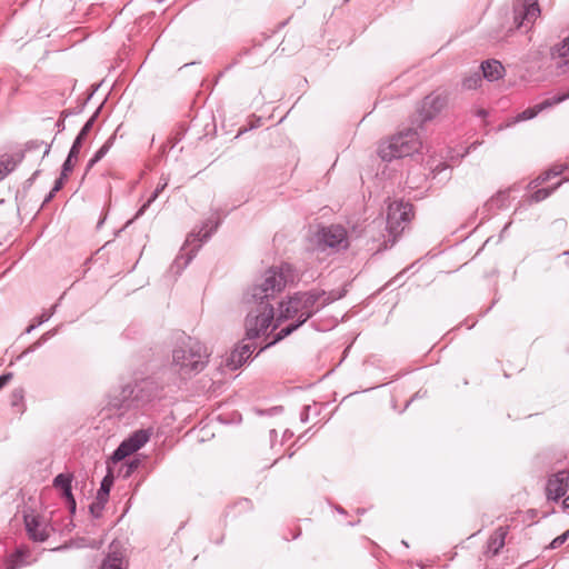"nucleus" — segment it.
Listing matches in <instances>:
<instances>
[{
	"mask_svg": "<svg viewBox=\"0 0 569 569\" xmlns=\"http://www.w3.org/2000/svg\"><path fill=\"white\" fill-rule=\"evenodd\" d=\"M322 297L323 293L311 291L297 293L288 300L281 301L278 308L277 321L280 326L284 321H289V323L276 332L267 345L276 343L305 323L320 307L327 303L325 299L319 302Z\"/></svg>",
	"mask_w": 569,
	"mask_h": 569,
	"instance_id": "obj_1",
	"label": "nucleus"
},
{
	"mask_svg": "<svg viewBox=\"0 0 569 569\" xmlns=\"http://www.w3.org/2000/svg\"><path fill=\"white\" fill-rule=\"evenodd\" d=\"M280 327V323L274 318L273 307L269 301H260L252 308L244 322L246 336L248 339H262L264 346L260 349L268 347L276 335L273 331Z\"/></svg>",
	"mask_w": 569,
	"mask_h": 569,
	"instance_id": "obj_2",
	"label": "nucleus"
},
{
	"mask_svg": "<svg viewBox=\"0 0 569 569\" xmlns=\"http://www.w3.org/2000/svg\"><path fill=\"white\" fill-rule=\"evenodd\" d=\"M293 270L289 264L271 267L261 277L260 281L252 288L251 296L257 301H268L286 286L293 281Z\"/></svg>",
	"mask_w": 569,
	"mask_h": 569,
	"instance_id": "obj_3",
	"label": "nucleus"
},
{
	"mask_svg": "<svg viewBox=\"0 0 569 569\" xmlns=\"http://www.w3.org/2000/svg\"><path fill=\"white\" fill-rule=\"evenodd\" d=\"M207 357L206 347L201 342L189 338L173 350L172 365L181 376H188L202 370Z\"/></svg>",
	"mask_w": 569,
	"mask_h": 569,
	"instance_id": "obj_4",
	"label": "nucleus"
},
{
	"mask_svg": "<svg viewBox=\"0 0 569 569\" xmlns=\"http://www.w3.org/2000/svg\"><path fill=\"white\" fill-rule=\"evenodd\" d=\"M422 147L419 133L407 130L392 136L379 146V156L385 161L408 157L418 152Z\"/></svg>",
	"mask_w": 569,
	"mask_h": 569,
	"instance_id": "obj_5",
	"label": "nucleus"
},
{
	"mask_svg": "<svg viewBox=\"0 0 569 569\" xmlns=\"http://www.w3.org/2000/svg\"><path fill=\"white\" fill-rule=\"evenodd\" d=\"M412 206L408 202L392 201L388 207L387 228L393 238L405 229L402 223L410 220Z\"/></svg>",
	"mask_w": 569,
	"mask_h": 569,
	"instance_id": "obj_6",
	"label": "nucleus"
},
{
	"mask_svg": "<svg viewBox=\"0 0 569 569\" xmlns=\"http://www.w3.org/2000/svg\"><path fill=\"white\" fill-rule=\"evenodd\" d=\"M317 249L323 251L326 248L341 249L348 246L346 230L340 226H330L320 229L315 234Z\"/></svg>",
	"mask_w": 569,
	"mask_h": 569,
	"instance_id": "obj_7",
	"label": "nucleus"
},
{
	"mask_svg": "<svg viewBox=\"0 0 569 569\" xmlns=\"http://www.w3.org/2000/svg\"><path fill=\"white\" fill-rule=\"evenodd\" d=\"M149 440V433L144 430H138L128 439L123 440L118 449L113 452L112 460L114 462L123 460L126 457L138 451Z\"/></svg>",
	"mask_w": 569,
	"mask_h": 569,
	"instance_id": "obj_8",
	"label": "nucleus"
},
{
	"mask_svg": "<svg viewBox=\"0 0 569 569\" xmlns=\"http://www.w3.org/2000/svg\"><path fill=\"white\" fill-rule=\"evenodd\" d=\"M447 104L446 96L441 93H432L427 96L420 103L418 117L421 122L433 119Z\"/></svg>",
	"mask_w": 569,
	"mask_h": 569,
	"instance_id": "obj_9",
	"label": "nucleus"
},
{
	"mask_svg": "<svg viewBox=\"0 0 569 569\" xmlns=\"http://www.w3.org/2000/svg\"><path fill=\"white\" fill-rule=\"evenodd\" d=\"M540 14V9L537 0H523V2L517 7L515 20L518 27H527L536 21Z\"/></svg>",
	"mask_w": 569,
	"mask_h": 569,
	"instance_id": "obj_10",
	"label": "nucleus"
},
{
	"mask_svg": "<svg viewBox=\"0 0 569 569\" xmlns=\"http://www.w3.org/2000/svg\"><path fill=\"white\" fill-rule=\"evenodd\" d=\"M26 528L29 536L36 541H44L51 532V528L43 518L33 515L24 517Z\"/></svg>",
	"mask_w": 569,
	"mask_h": 569,
	"instance_id": "obj_11",
	"label": "nucleus"
},
{
	"mask_svg": "<svg viewBox=\"0 0 569 569\" xmlns=\"http://www.w3.org/2000/svg\"><path fill=\"white\" fill-rule=\"evenodd\" d=\"M257 346L253 342L242 341L237 348H234L227 359V367L231 370H236L241 367L256 350Z\"/></svg>",
	"mask_w": 569,
	"mask_h": 569,
	"instance_id": "obj_12",
	"label": "nucleus"
},
{
	"mask_svg": "<svg viewBox=\"0 0 569 569\" xmlns=\"http://www.w3.org/2000/svg\"><path fill=\"white\" fill-rule=\"evenodd\" d=\"M569 473L567 471H559L553 475L547 483V496L549 499L558 500L563 497L569 488L568 485Z\"/></svg>",
	"mask_w": 569,
	"mask_h": 569,
	"instance_id": "obj_13",
	"label": "nucleus"
},
{
	"mask_svg": "<svg viewBox=\"0 0 569 569\" xmlns=\"http://www.w3.org/2000/svg\"><path fill=\"white\" fill-rule=\"evenodd\" d=\"M551 59L557 70L569 72V36L552 48Z\"/></svg>",
	"mask_w": 569,
	"mask_h": 569,
	"instance_id": "obj_14",
	"label": "nucleus"
},
{
	"mask_svg": "<svg viewBox=\"0 0 569 569\" xmlns=\"http://www.w3.org/2000/svg\"><path fill=\"white\" fill-rule=\"evenodd\" d=\"M567 96H561V97H557L555 99H547L545 100L543 102L539 103V104H536L533 107H530L526 110H523L521 113H519L517 116V121H523V120H529V119H532L533 117H536L540 111H542L543 109L548 108V107H551L556 103H559L561 102L562 100L566 99Z\"/></svg>",
	"mask_w": 569,
	"mask_h": 569,
	"instance_id": "obj_15",
	"label": "nucleus"
},
{
	"mask_svg": "<svg viewBox=\"0 0 569 569\" xmlns=\"http://www.w3.org/2000/svg\"><path fill=\"white\" fill-rule=\"evenodd\" d=\"M482 76L489 81H496L502 78L505 73L503 66L498 60H488L481 63Z\"/></svg>",
	"mask_w": 569,
	"mask_h": 569,
	"instance_id": "obj_16",
	"label": "nucleus"
},
{
	"mask_svg": "<svg viewBox=\"0 0 569 569\" xmlns=\"http://www.w3.org/2000/svg\"><path fill=\"white\" fill-rule=\"evenodd\" d=\"M508 531L505 527H499L490 537L487 546V551L491 555H497L505 546V539Z\"/></svg>",
	"mask_w": 569,
	"mask_h": 569,
	"instance_id": "obj_17",
	"label": "nucleus"
},
{
	"mask_svg": "<svg viewBox=\"0 0 569 569\" xmlns=\"http://www.w3.org/2000/svg\"><path fill=\"white\" fill-rule=\"evenodd\" d=\"M54 486L62 490V496L68 500L72 510L76 508V502L71 493V480L69 476L58 475L54 479Z\"/></svg>",
	"mask_w": 569,
	"mask_h": 569,
	"instance_id": "obj_18",
	"label": "nucleus"
},
{
	"mask_svg": "<svg viewBox=\"0 0 569 569\" xmlns=\"http://www.w3.org/2000/svg\"><path fill=\"white\" fill-rule=\"evenodd\" d=\"M100 569H126L122 553L116 550L109 552Z\"/></svg>",
	"mask_w": 569,
	"mask_h": 569,
	"instance_id": "obj_19",
	"label": "nucleus"
},
{
	"mask_svg": "<svg viewBox=\"0 0 569 569\" xmlns=\"http://www.w3.org/2000/svg\"><path fill=\"white\" fill-rule=\"evenodd\" d=\"M18 160L13 156L0 157V180L4 179L17 166Z\"/></svg>",
	"mask_w": 569,
	"mask_h": 569,
	"instance_id": "obj_20",
	"label": "nucleus"
},
{
	"mask_svg": "<svg viewBox=\"0 0 569 569\" xmlns=\"http://www.w3.org/2000/svg\"><path fill=\"white\" fill-rule=\"evenodd\" d=\"M133 392L130 385L122 388L120 396L112 395L109 405L113 408H120L124 401H127Z\"/></svg>",
	"mask_w": 569,
	"mask_h": 569,
	"instance_id": "obj_21",
	"label": "nucleus"
},
{
	"mask_svg": "<svg viewBox=\"0 0 569 569\" xmlns=\"http://www.w3.org/2000/svg\"><path fill=\"white\" fill-rule=\"evenodd\" d=\"M207 227H204L202 230H200L198 233H190L186 240V246H191L193 242H203L206 241L211 232L213 231V228H210V229H206ZM200 244H198L199 247Z\"/></svg>",
	"mask_w": 569,
	"mask_h": 569,
	"instance_id": "obj_22",
	"label": "nucleus"
},
{
	"mask_svg": "<svg viewBox=\"0 0 569 569\" xmlns=\"http://www.w3.org/2000/svg\"><path fill=\"white\" fill-rule=\"evenodd\" d=\"M481 76L479 72L467 74L462 81V87L467 90L477 89L481 84Z\"/></svg>",
	"mask_w": 569,
	"mask_h": 569,
	"instance_id": "obj_23",
	"label": "nucleus"
},
{
	"mask_svg": "<svg viewBox=\"0 0 569 569\" xmlns=\"http://www.w3.org/2000/svg\"><path fill=\"white\" fill-rule=\"evenodd\" d=\"M114 137H110L104 144L96 152L93 158L89 162V167H92L94 163H97L99 160H101L106 153L109 151L113 143Z\"/></svg>",
	"mask_w": 569,
	"mask_h": 569,
	"instance_id": "obj_24",
	"label": "nucleus"
},
{
	"mask_svg": "<svg viewBox=\"0 0 569 569\" xmlns=\"http://www.w3.org/2000/svg\"><path fill=\"white\" fill-rule=\"evenodd\" d=\"M26 558V552L22 551V550H18L12 557L11 559L9 560L8 562V569H17L26 563H28V561L24 559Z\"/></svg>",
	"mask_w": 569,
	"mask_h": 569,
	"instance_id": "obj_25",
	"label": "nucleus"
},
{
	"mask_svg": "<svg viewBox=\"0 0 569 569\" xmlns=\"http://www.w3.org/2000/svg\"><path fill=\"white\" fill-rule=\"evenodd\" d=\"M26 558V552L22 551V550H18L12 557L11 559L9 560L8 562V569H17L26 563H28V561L24 559Z\"/></svg>",
	"mask_w": 569,
	"mask_h": 569,
	"instance_id": "obj_26",
	"label": "nucleus"
},
{
	"mask_svg": "<svg viewBox=\"0 0 569 569\" xmlns=\"http://www.w3.org/2000/svg\"><path fill=\"white\" fill-rule=\"evenodd\" d=\"M167 186V182H163L161 186H159L153 194L151 196V198L147 201V203H144L141 209L138 211L137 216H140L144 212V210L147 209V207L157 199V197L159 196V193L166 188Z\"/></svg>",
	"mask_w": 569,
	"mask_h": 569,
	"instance_id": "obj_27",
	"label": "nucleus"
},
{
	"mask_svg": "<svg viewBox=\"0 0 569 569\" xmlns=\"http://www.w3.org/2000/svg\"><path fill=\"white\" fill-rule=\"evenodd\" d=\"M561 182H558L556 186H555V189L560 186ZM553 190L552 189H539L537 190L533 194H532V200L538 202V201H541L543 199H546L550 193L551 191Z\"/></svg>",
	"mask_w": 569,
	"mask_h": 569,
	"instance_id": "obj_28",
	"label": "nucleus"
},
{
	"mask_svg": "<svg viewBox=\"0 0 569 569\" xmlns=\"http://www.w3.org/2000/svg\"><path fill=\"white\" fill-rule=\"evenodd\" d=\"M23 405V390L16 389L11 395V406L13 407H22Z\"/></svg>",
	"mask_w": 569,
	"mask_h": 569,
	"instance_id": "obj_29",
	"label": "nucleus"
},
{
	"mask_svg": "<svg viewBox=\"0 0 569 569\" xmlns=\"http://www.w3.org/2000/svg\"><path fill=\"white\" fill-rule=\"evenodd\" d=\"M568 538H569V529L566 532H563L562 535L555 538L550 543V548L551 549L559 548L562 543H565L567 541Z\"/></svg>",
	"mask_w": 569,
	"mask_h": 569,
	"instance_id": "obj_30",
	"label": "nucleus"
},
{
	"mask_svg": "<svg viewBox=\"0 0 569 569\" xmlns=\"http://www.w3.org/2000/svg\"><path fill=\"white\" fill-rule=\"evenodd\" d=\"M81 144H82V139H80L79 137L76 138L71 149H70V152H69V156L73 157L77 159L79 152H80V148H81Z\"/></svg>",
	"mask_w": 569,
	"mask_h": 569,
	"instance_id": "obj_31",
	"label": "nucleus"
},
{
	"mask_svg": "<svg viewBox=\"0 0 569 569\" xmlns=\"http://www.w3.org/2000/svg\"><path fill=\"white\" fill-rule=\"evenodd\" d=\"M73 159H74L73 157L68 156L67 160L64 161V163H63V166H62V172H61V174H62V176H66V177H67V176H68V173L72 170V168H73V162H72V160H73Z\"/></svg>",
	"mask_w": 569,
	"mask_h": 569,
	"instance_id": "obj_32",
	"label": "nucleus"
},
{
	"mask_svg": "<svg viewBox=\"0 0 569 569\" xmlns=\"http://www.w3.org/2000/svg\"><path fill=\"white\" fill-rule=\"evenodd\" d=\"M109 493V483H108V479L104 478V480L102 481L101 483V488L100 490L98 491V498L99 499H106V497L108 496Z\"/></svg>",
	"mask_w": 569,
	"mask_h": 569,
	"instance_id": "obj_33",
	"label": "nucleus"
},
{
	"mask_svg": "<svg viewBox=\"0 0 569 569\" xmlns=\"http://www.w3.org/2000/svg\"><path fill=\"white\" fill-rule=\"evenodd\" d=\"M64 178H66V176L61 174V177L56 181L54 187L52 188L49 197L46 199V202L49 201L53 197L54 192H57L61 189V187L63 186Z\"/></svg>",
	"mask_w": 569,
	"mask_h": 569,
	"instance_id": "obj_34",
	"label": "nucleus"
},
{
	"mask_svg": "<svg viewBox=\"0 0 569 569\" xmlns=\"http://www.w3.org/2000/svg\"><path fill=\"white\" fill-rule=\"evenodd\" d=\"M92 123H93V118H91L89 121H87V123L83 126L80 133L78 134V137L80 139L83 140L86 138V136L88 134V132L90 131V129L92 127Z\"/></svg>",
	"mask_w": 569,
	"mask_h": 569,
	"instance_id": "obj_35",
	"label": "nucleus"
},
{
	"mask_svg": "<svg viewBox=\"0 0 569 569\" xmlns=\"http://www.w3.org/2000/svg\"><path fill=\"white\" fill-rule=\"evenodd\" d=\"M12 378L11 373H7L0 377V389L3 388Z\"/></svg>",
	"mask_w": 569,
	"mask_h": 569,
	"instance_id": "obj_36",
	"label": "nucleus"
},
{
	"mask_svg": "<svg viewBox=\"0 0 569 569\" xmlns=\"http://www.w3.org/2000/svg\"><path fill=\"white\" fill-rule=\"evenodd\" d=\"M559 173H560V171H553V170H551V171H549V172H547V173H546V176L542 178V181L548 180V179H549V177H550L551 174H552V176H558Z\"/></svg>",
	"mask_w": 569,
	"mask_h": 569,
	"instance_id": "obj_37",
	"label": "nucleus"
},
{
	"mask_svg": "<svg viewBox=\"0 0 569 569\" xmlns=\"http://www.w3.org/2000/svg\"><path fill=\"white\" fill-rule=\"evenodd\" d=\"M563 503H565V506H566L567 508H569V496L565 499V502H563Z\"/></svg>",
	"mask_w": 569,
	"mask_h": 569,
	"instance_id": "obj_38",
	"label": "nucleus"
},
{
	"mask_svg": "<svg viewBox=\"0 0 569 569\" xmlns=\"http://www.w3.org/2000/svg\"><path fill=\"white\" fill-rule=\"evenodd\" d=\"M137 466H138V462H137V461H134V462H132V463L130 465V469L137 468Z\"/></svg>",
	"mask_w": 569,
	"mask_h": 569,
	"instance_id": "obj_39",
	"label": "nucleus"
}]
</instances>
